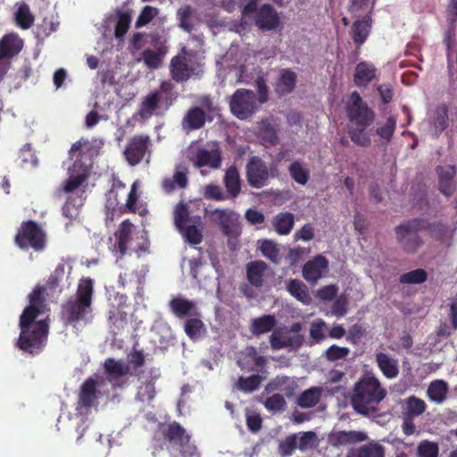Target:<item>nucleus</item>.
Listing matches in <instances>:
<instances>
[{"label": "nucleus", "mask_w": 457, "mask_h": 457, "mask_svg": "<svg viewBox=\"0 0 457 457\" xmlns=\"http://www.w3.org/2000/svg\"><path fill=\"white\" fill-rule=\"evenodd\" d=\"M45 290L43 286L35 287L29 295V305L23 310L20 317L21 333L16 345L21 351L32 355L39 353L47 341L49 327L46 320L36 321L46 306Z\"/></svg>", "instance_id": "f257e3e1"}, {"label": "nucleus", "mask_w": 457, "mask_h": 457, "mask_svg": "<svg viewBox=\"0 0 457 457\" xmlns=\"http://www.w3.org/2000/svg\"><path fill=\"white\" fill-rule=\"evenodd\" d=\"M345 113L350 123L348 135L351 140L359 146H370L371 140L367 129L374 122L376 114L357 91L350 94L345 103Z\"/></svg>", "instance_id": "f03ea898"}, {"label": "nucleus", "mask_w": 457, "mask_h": 457, "mask_svg": "<svg viewBox=\"0 0 457 457\" xmlns=\"http://www.w3.org/2000/svg\"><path fill=\"white\" fill-rule=\"evenodd\" d=\"M94 280L91 278L79 279L77 291L62 306V317L66 325L76 326L87 323L92 318Z\"/></svg>", "instance_id": "7ed1b4c3"}, {"label": "nucleus", "mask_w": 457, "mask_h": 457, "mask_svg": "<svg viewBox=\"0 0 457 457\" xmlns=\"http://www.w3.org/2000/svg\"><path fill=\"white\" fill-rule=\"evenodd\" d=\"M386 390L375 377H368L358 381L351 399L356 412L368 416L379 411L378 405L386 397Z\"/></svg>", "instance_id": "20e7f679"}, {"label": "nucleus", "mask_w": 457, "mask_h": 457, "mask_svg": "<svg viewBox=\"0 0 457 457\" xmlns=\"http://www.w3.org/2000/svg\"><path fill=\"white\" fill-rule=\"evenodd\" d=\"M88 145L87 139L80 138L71 146L69 155L74 162L68 170L69 178L63 183V192L71 193L87 180L92 164L88 154Z\"/></svg>", "instance_id": "39448f33"}, {"label": "nucleus", "mask_w": 457, "mask_h": 457, "mask_svg": "<svg viewBox=\"0 0 457 457\" xmlns=\"http://www.w3.org/2000/svg\"><path fill=\"white\" fill-rule=\"evenodd\" d=\"M160 429L163 439L179 450L183 457H193L195 454L196 447L191 443V436L179 422L162 424Z\"/></svg>", "instance_id": "423d86ee"}, {"label": "nucleus", "mask_w": 457, "mask_h": 457, "mask_svg": "<svg viewBox=\"0 0 457 457\" xmlns=\"http://www.w3.org/2000/svg\"><path fill=\"white\" fill-rule=\"evenodd\" d=\"M397 242L404 252L415 253L423 245L419 233L422 231L420 218L406 220L395 228Z\"/></svg>", "instance_id": "0eeeda50"}, {"label": "nucleus", "mask_w": 457, "mask_h": 457, "mask_svg": "<svg viewBox=\"0 0 457 457\" xmlns=\"http://www.w3.org/2000/svg\"><path fill=\"white\" fill-rule=\"evenodd\" d=\"M45 237L42 228L36 221L27 220L21 223L14 242L22 250H28L30 247L35 251H41L46 245Z\"/></svg>", "instance_id": "6e6552de"}, {"label": "nucleus", "mask_w": 457, "mask_h": 457, "mask_svg": "<svg viewBox=\"0 0 457 457\" xmlns=\"http://www.w3.org/2000/svg\"><path fill=\"white\" fill-rule=\"evenodd\" d=\"M128 296L114 293L109 297L107 321L111 331L116 335L125 328L128 322L127 309L129 307Z\"/></svg>", "instance_id": "1a4fd4ad"}, {"label": "nucleus", "mask_w": 457, "mask_h": 457, "mask_svg": "<svg viewBox=\"0 0 457 457\" xmlns=\"http://www.w3.org/2000/svg\"><path fill=\"white\" fill-rule=\"evenodd\" d=\"M198 102L202 107H190L182 118L181 126L187 132L204 128L207 120V112L212 113L215 111L213 101L209 96H201Z\"/></svg>", "instance_id": "9d476101"}, {"label": "nucleus", "mask_w": 457, "mask_h": 457, "mask_svg": "<svg viewBox=\"0 0 457 457\" xmlns=\"http://www.w3.org/2000/svg\"><path fill=\"white\" fill-rule=\"evenodd\" d=\"M229 108L239 120H247L258 110L257 98L253 91L245 88L237 89L231 96Z\"/></svg>", "instance_id": "9b49d317"}, {"label": "nucleus", "mask_w": 457, "mask_h": 457, "mask_svg": "<svg viewBox=\"0 0 457 457\" xmlns=\"http://www.w3.org/2000/svg\"><path fill=\"white\" fill-rule=\"evenodd\" d=\"M152 146L151 138L148 135L139 134L131 137L124 148L123 155L130 166L139 164L150 153Z\"/></svg>", "instance_id": "f8f14e48"}, {"label": "nucleus", "mask_w": 457, "mask_h": 457, "mask_svg": "<svg viewBox=\"0 0 457 457\" xmlns=\"http://www.w3.org/2000/svg\"><path fill=\"white\" fill-rule=\"evenodd\" d=\"M187 54V50L186 47H183L170 62V74L175 82H186L191 77L199 75L197 68L195 65L189 64Z\"/></svg>", "instance_id": "ddd939ff"}, {"label": "nucleus", "mask_w": 457, "mask_h": 457, "mask_svg": "<svg viewBox=\"0 0 457 457\" xmlns=\"http://www.w3.org/2000/svg\"><path fill=\"white\" fill-rule=\"evenodd\" d=\"M214 221L222 234L228 238H237L242 232L238 216L231 210L216 209L212 212Z\"/></svg>", "instance_id": "4468645a"}, {"label": "nucleus", "mask_w": 457, "mask_h": 457, "mask_svg": "<svg viewBox=\"0 0 457 457\" xmlns=\"http://www.w3.org/2000/svg\"><path fill=\"white\" fill-rule=\"evenodd\" d=\"M248 184L254 188L263 187L268 184L270 170L265 163L258 156H252L245 167Z\"/></svg>", "instance_id": "2eb2a0df"}, {"label": "nucleus", "mask_w": 457, "mask_h": 457, "mask_svg": "<svg viewBox=\"0 0 457 457\" xmlns=\"http://www.w3.org/2000/svg\"><path fill=\"white\" fill-rule=\"evenodd\" d=\"M106 379L113 388L121 387L126 383L125 376L129 373V368L121 361L113 358H107L104 363Z\"/></svg>", "instance_id": "dca6fc26"}, {"label": "nucleus", "mask_w": 457, "mask_h": 457, "mask_svg": "<svg viewBox=\"0 0 457 457\" xmlns=\"http://www.w3.org/2000/svg\"><path fill=\"white\" fill-rule=\"evenodd\" d=\"M267 359L264 356L259 355L255 347L250 345L241 352L237 359L238 367L249 372L262 371L266 365Z\"/></svg>", "instance_id": "f3484780"}, {"label": "nucleus", "mask_w": 457, "mask_h": 457, "mask_svg": "<svg viewBox=\"0 0 457 457\" xmlns=\"http://www.w3.org/2000/svg\"><path fill=\"white\" fill-rule=\"evenodd\" d=\"M255 25L263 31L277 29L280 20L275 8L270 4H262L254 15Z\"/></svg>", "instance_id": "a211bd4d"}, {"label": "nucleus", "mask_w": 457, "mask_h": 457, "mask_svg": "<svg viewBox=\"0 0 457 457\" xmlns=\"http://www.w3.org/2000/svg\"><path fill=\"white\" fill-rule=\"evenodd\" d=\"M24 42L16 33H7L0 39V58L9 61L17 56L22 50Z\"/></svg>", "instance_id": "6ab92c4d"}, {"label": "nucleus", "mask_w": 457, "mask_h": 457, "mask_svg": "<svg viewBox=\"0 0 457 457\" xmlns=\"http://www.w3.org/2000/svg\"><path fill=\"white\" fill-rule=\"evenodd\" d=\"M192 161L197 168L207 166L212 169H219L222 161L221 151L220 148L212 150L199 148L196 150Z\"/></svg>", "instance_id": "aec40b11"}, {"label": "nucleus", "mask_w": 457, "mask_h": 457, "mask_svg": "<svg viewBox=\"0 0 457 457\" xmlns=\"http://www.w3.org/2000/svg\"><path fill=\"white\" fill-rule=\"evenodd\" d=\"M438 175V190L446 197L451 196L454 191V178L456 176V169L453 165L438 166L436 168Z\"/></svg>", "instance_id": "412c9836"}, {"label": "nucleus", "mask_w": 457, "mask_h": 457, "mask_svg": "<svg viewBox=\"0 0 457 457\" xmlns=\"http://www.w3.org/2000/svg\"><path fill=\"white\" fill-rule=\"evenodd\" d=\"M171 312L179 319L198 316V309L195 302L190 301L183 296H177L169 303Z\"/></svg>", "instance_id": "4be33fe9"}, {"label": "nucleus", "mask_w": 457, "mask_h": 457, "mask_svg": "<svg viewBox=\"0 0 457 457\" xmlns=\"http://www.w3.org/2000/svg\"><path fill=\"white\" fill-rule=\"evenodd\" d=\"M328 267V261L322 255L308 261L303 268V276L309 282H316Z\"/></svg>", "instance_id": "5701e85b"}, {"label": "nucleus", "mask_w": 457, "mask_h": 457, "mask_svg": "<svg viewBox=\"0 0 457 457\" xmlns=\"http://www.w3.org/2000/svg\"><path fill=\"white\" fill-rule=\"evenodd\" d=\"M367 439V435L361 431H337L331 433L328 436V443L335 447L348 445Z\"/></svg>", "instance_id": "b1692460"}, {"label": "nucleus", "mask_w": 457, "mask_h": 457, "mask_svg": "<svg viewBox=\"0 0 457 457\" xmlns=\"http://www.w3.org/2000/svg\"><path fill=\"white\" fill-rule=\"evenodd\" d=\"M99 392L96 389V381L92 378H87L80 387L78 404L81 408H91L97 399Z\"/></svg>", "instance_id": "393cba45"}, {"label": "nucleus", "mask_w": 457, "mask_h": 457, "mask_svg": "<svg viewBox=\"0 0 457 457\" xmlns=\"http://www.w3.org/2000/svg\"><path fill=\"white\" fill-rule=\"evenodd\" d=\"M371 23L370 15H366L362 20H357L353 22L350 35L357 46H361L368 38L370 33Z\"/></svg>", "instance_id": "a878e982"}, {"label": "nucleus", "mask_w": 457, "mask_h": 457, "mask_svg": "<svg viewBox=\"0 0 457 457\" xmlns=\"http://www.w3.org/2000/svg\"><path fill=\"white\" fill-rule=\"evenodd\" d=\"M268 265L263 261H253L245 265L246 278L250 285L256 288L263 286L264 272Z\"/></svg>", "instance_id": "bb28decb"}, {"label": "nucleus", "mask_w": 457, "mask_h": 457, "mask_svg": "<svg viewBox=\"0 0 457 457\" xmlns=\"http://www.w3.org/2000/svg\"><path fill=\"white\" fill-rule=\"evenodd\" d=\"M162 96L159 91H153L144 97L138 114L142 119L147 120L154 115H158L157 110L161 104Z\"/></svg>", "instance_id": "cd10ccee"}, {"label": "nucleus", "mask_w": 457, "mask_h": 457, "mask_svg": "<svg viewBox=\"0 0 457 457\" xmlns=\"http://www.w3.org/2000/svg\"><path fill=\"white\" fill-rule=\"evenodd\" d=\"M133 227L129 220H125L120 224L118 230L114 234L117 239L115 248L120 253V258L127 253L128 245L131 240Z\"/></svg>", "instance_id": "c85d7f7f"}, {"label": "nucleus", "mask_w": 457, "mask_h": 457, "mask_svg": "<svg viewBox=\"0 0 457 457\" xmlns=\"http://www.w3.org/2000/svg\"><path fill=\"white\" fill-rule=\"evenodd\" d=\"M256 135L266 147L276 145L278 142L277 129L268 120H262L258 123Z\"/></svg>", "instance_id": "c756f323"}, {"label": "nucleus", "mask_w": 457, "mask_h": 457, "mask_svg": "<svg viewBox=\"0 0 457 457\" xmlns=\"http://www.w3.org/2000/svg\"><path fill=\"white\" fill-rule=\"evenodd\" d=\"M376 68L366 62H359L354 71L353 82L359 87L368 86L376 76Z\"/></svg>", "instance_id": "7c9ffc66"}, {"label": "nucleus", "mask_w": 457, "mask_h": 457, "mask_svg": "<svg viewBox=\"0 0 457 457\" xmlns=\"http://www.w3.org/2000/svg\"><path fill=\"white\" fill-rule=\"evenodd\" d=\"M297 76L290 69L281 71L277 81L275 90L279 96H286L292 93L296 86Z\"/></svg>", "instance_id": "2f4dec72"}, {"label": "nucleus", "mask_w": 457, "mask_h": 457, "mask_svg": "<svg viewBox=\"0 0 457 457\" xmlns=\"http://www.w3.org/2000/svg\"><path fill=\"white\" fill-rule=\"evenodd\" d=\"M378 367L383 375L389 379L395 378L399 374V367L396 359L390 357L387 353H378L376 354Z\"/></svg>", "instance_id": "473e14b6"}, {"label": "nucleus", "mask_w": 457, "mask_h": 457, "mask_svg": "<svg viewBox=\"0 0 457 457\" xmlns=\"http://www.w3.org/2000/svg\"><path fill=\"white\" fill-rule=\"evenodd\" d=\"M223 181L229 196L236 198L241 191V179L238 169L235 165L227 169Z\"/></svg>", "instance_id": "72a5a7b5"}, {"label": "nucleus", "mask_w": 457, "mask_h": 457, "mask_svg": "<svg viewBox=\"0 0 457 457\" xmlns=\"http://www.w3.org/2000/svg\"><path fill=\"white\" fill-rule=\"evenodd\" d=\"M270 342L273 350H280L286 347H299L303 342V337L302 335L281 336L274 332L270 337Z\"/></svg>", "instance_id": "f704fd0d"}, {"label": "nucleus", "mask_w": 457, "mask_h": 457, "mask_svg": "<svg viewBox=\"0 0 457 457\" xmlns=\"http://www.w3.org/2000/svg\"><path fill=\"white\" fill-rule=\"evenodd\" d=\"M295 386L290 378L278 376L267 384L265 390L267 392L282 391L287 397H290L294 394Z\"/></svg>", "instance_id": "c9c22d12"}, {"label": "nucleus", "mask_w": 457, "mask_h": 457, "mask_svg": "<svg viewBox=\"0 0 457 457\" xmlns=\"http://www.w3.org/2000/svg\"><path fill=\"white\" fill-rule=\"evenodd\" d=\"M295 223L294 214L289 212H279L273 219V226L279 235H288Z\"/></svg>", "instance_id": "e433bc0d"}, {"label": "nucleus", "mask_w": 457, "mask_h": 457, "mask_svg": "<svg viewBox=\"0 0 457 457\" xmlns=\"http://www.w3.org/2000/svg\"><path fill=\"white\" fill-rule=\"evenodd\" d=\"M275 325L276 319L274 316L263 315L252 320L250 330L253 335L260 336L271 331Z\"/></svg>", "instance_id": "4c0bfd02"}, {"label": "nucleus", "mask_w": 457, "mask_h": 457, "mask_svg": "<svg viewBox=\"0 0 457 457\" xmlns=\"http://www.w3.org/2000/svg\"><path fill=\"white\" fill-rule=\"evenodd\" d=\"M287 291L292 296L304 304H309L312 302L307 287L299 279H291L287 285Z\"/></svg>", "instance_id": "58836bf2"}, {"label": "nucleus", "mask_w": 457, "mask_h": 457, "mask_svg": "<svg viewBox=\"0 0 457 457\" xmlns=\"http://www.w3.org/2000/svg\"><path fill=\"white\" fill-rule=\"evenodd\" d=\"M385 449L378 443H369L353 451L347 457H384Z\"/></svg>", "instance_id": "ea45409f"}, {"label": "nucleus", "mask_w": 457, "mask_h": 457, "mask_svg": "<svg viewBox=\"0 0 457 457\" xmlns=\"http://www.w3.org/2000/svg\"><path fill=\"white\" fill-rule=\"evenodd\" d=\"M422 231H428L431 237L438 241H443L447 234L448 227L441 222H429L426 219L420 218Z\"/></svg>", "instance_id": "a19ab883"}, {"label": "nucleus", "mask_w": 457, "mask_h": 457, "mask_svg": "<svg viewBox=\"0 0 457 457\" xmlns=\"http://www.w3.org/2000/svg\"><path fill=\"white\" fill-rule=\"evenodd\" d=\"M321 389L320 387H311L303 391L297 398V404L301 408H312L320 400Z\"/></svg>", "instance_id": "79ce46f5"}, {"label": "nucleus", "mask_w": 457, "mask_h": 457, "mask_svg": "<svg viewBox=\"0 0 457 457\" xmlns=\"http://www.w3.org/2000/svg\"><path fill=\"white\" fill-rule=\"evenodd\" d=\"M15 21L17 25L22 29H29L35 21V17L26 3H22L15 12Z\"/></svg>", "instance_id": "37998d69"}, {"label": "nucleus", "mask_w": 457, "mask_h": 457, "mask_svg": "<svg viewBox=\"0 0 457 457\" xmlns=\"http://www.w3.org/2000/svg\"><path fill=\"white\" fill-rule=\"evenodd\" d=\"M448 391L447 384L443 380H435L430 383L428 388L429 399L441 403L445 398Z\"/></svg>", "instance_id": "c03bdc74"}, {"label": "nucleus", "mask_w": 457, "mask_h": 457, "mask_svg": "<svg viewBox=\"0 0 457 457\" xmlns=\"http://www.w3.org/2000/svg\"><path fill=\"white\" fill-rule=\"evenodd\" d=\"M262 379L263 378L259 374H253L249 377H239L237 382V387L244 393H253L261 386Z\"/></svg>", "instance_id": "a18cd8bd"}, {"label": "nucleus", "mask_w": 457, "mask_h": 457, "mask_svg": "<svg viewBox=\"0 0 457 457\" xmlns=\"http://www.w3.org/2000/svg\"><path fill=\"white\" fill-rule=\"evenodd\" d=\"M184 330L191 340L200 338L202 333L205 330L204 323L197 317L190 318L184 324Z\"/></svg>", "instance_id": "49530a36"}, {"label": "nucleus", "mask_w": 457, "mask_h": 457, "mask_svg": "<svg viewBox=\"0 0 457 457\" xmlns=\"http://www.w3.org/2000/svg\"><path fill=\"white\" fill-rule=\"evenodd\" d=\"M426 403L414 395L406 399L404 415L408 418H414L421 415L426 411Z\"/></svg>", "instance_id": "de8ad7c7"}, {"label": "nucleus", "mask_w": 457, "mask_h": 457, "mask_svg": "<svg viewBox=\"0 0 457 457\" xmlns=\"http://www.w3.org/2000/svg\"><path fill=\"white\" fill-rule=\"evenodd\" d=\"M433 125L436 133H442L448 127V107L445 104L436 106Z\"/></svg>", "instance_id": "09e8293b"}, {"label": "nucleus", "mask_w": 457, "mask_h": 457, "mask_svg": "<svg viewBox=\"0 0 457 457\" xmlns=\"http://www.w3.org/2000/svg\"><path fill=\"white\" fill-rule=\"evenodd\" d=\"M159 92L162 96L161 104H163L164 109L168 110L178 97V94L174 91V85L170 81H162Z\"/></svg>", "instance_id": "8fccbe9b"}, {"label": "nucleus", "mask_w": 457, "mask_h": 457, "mask_svg": "<svg viewBox=\"0 0 457 457\" xmlns=\"http://www.w3.org/2000/svg\"><path fill=\"white\" fill-rule=\"evenodd\" d=\"M291 178L300 185H305L310 179V171L299 161H294L288 167Z\"/></svg>", "instance_id": "3c124183"}, {"label": "nucleus", "mask_w": 457, "mask_h": 457, "mask_svg": "<svg viewBox=\"0 0 457 457\" xmlns=\"http://www.w3.org/2000/svg\"><path fill=\"white\" fill-rule=\"evenodd\" d=\"M260 251L265 258L269 259L273 263H279V249L275 242L264 239L260 245Z\"/></svg>", "instance_id": "603ef678"}, {"label": "nucleus", "mask_w": 457, "mask_h": 457, "mask_svg": "<svg viewBox=\"0 0 457 457\" xmlns=\"http://www.w3.org/2000/svg\"><path fill=\"white\" fill-rule=\"evenodd\" d=\"M428 279V273L424 269H416L403 273L399 278L401 284H422Z\"/></svg>", "instance_id": "864d4df0"}, {"label": "nucleus", "mask_w": 457, "mask_h": 457, "mask_svg": "<svg viewBox=\"0 0 457 457\" xmlns=\"http://www.w3.org/2000/svg\"><path fill=\"white\" fill-rule=\"evenodd\" d=\"M319 442L317 434L313 431L302 432L297 436L298 449L302 452L316 448Z\"/></svg>", "instance_id": "5fc2aeb1"}, {"label": "nucleus", "mask_w": 457, "mask_h": 457, "mask_svg": "<svg viewBox=\"0 0 457 457\" xmlns=\"http://www.w3.org/2000/svg\"><path fill=\"white\" fill-rule=\"evenodd\" d=\"M188 221H190V217L187 204L180 202L176 205L174 210L175 226L179 230H182Z\"/></svg>", "instance_id": "6e6d98bb"}, {"label": "nucleus", "mask_w": 457, "mask_h": 457, "mask_svg": "<svg viewBox=\"0 0 457 457\" xmlns=\"http://www.w3.org/2000/svg\"><path fill=\"white\" fill-rule=\"evenodd\" d=\"M265 408L271 412H280L285 411L287 402L284 396L280 394H273L266 398L264 402Z\"/></svg>", "instance_id": "4d7b16f0"}, {"label": "nucleus", "mask_w": 457, "mask_h": 457, "mask_svg": "<svg viewBox=\"0 0 457 457\" xmlns=\"http://www.w3.org/2000/svg\"><path fill=\"white\" fill-rule=\"evenodd\" d=\"M156 391L154 382L153 380L145 381L143 386L138 388L137 399L140 402L150 403L155 397Z\"/></svg>", "instance_id": "13d9d810"}, {"label": "nucleus", "mask_w": 457, "mask_h": 457, "mask_svg": "<svg viewBox=\"0 0 457 457\" xmlns=\"http://www.w3.org/2000/svg\"><path fill=\"white\" fill-rule=\"evenodd\" d=\"M162 55L161 50L145 49L142 53L143 61L149 69H157L161 65Z\"/></svg>", "instance_id": "bf43d9fd"}, {"label": "nucleus", "mask_w": 457, "mask_h": 457, "mask_svg": "<svg viewBox=\"0 0 457 457\" xmlns=\"http://www.w3.org/2000/svg\"><path fill=\"white\" fill-rule=\"evenodd\" d=\"M395 128L396 119L393 116H389L383 126L377 128L376 134L389 142L394 136Z\"/></svg>", "instance_id": "052dcab7"}, {"label": "nucleus", "mask_w": 457, "mask_h": 457, "mask_svg": "<svg viewBox=\"0 0 457 457\" xmlns=\"http://www.w3.org/2000/svg\"><path fill=\"white\" fill-rule=\"evenodd\" d=\"M192 14L193 9L189 5H186L178 11L179 27L187 32H191L194 29V25L190 22Z\"/></svg>", "instance_id": "680f3d73"}, {"label": "nucleus", "mask_w": 457, "mask_h": 457, "mask_svg": "<svg viewBox=\"0 0 457 457\" xmlns=\"http://www.w3.org/2000/svg\"><path fill=\"white\" fill-rule=\"evenodd\" d=\"M349 353V348L332 345L326 350L324 357L329 361H336L345 359Z\"/></svg>", "instance_id": "e2e57ef3"}, {"label": "nucleus", "mask_w": 457, "mask_h": 457, "mask_svg": "<svg viewBox=\"0 0 457 457\" xmlns=\"http://www.w3.org/2000/svg\"><path fill=\"white\" fill-rule=\"evenodd\" d=\"M131 16L128 12L119 14L118 21L115 26L114 35L117 38H122L129 29Z\"/></svg>", "instance_id": "0e129e2a"}, {"label": "nucleus", "mask_w": 457, "mask_h": 457, "mask_svg": "<svg viewBox=\"0 0 457 457\" xmlns=\"http://www.w3.org/2000/svg\"><path fill=\"white\" fill-rule=\"evenodd\" d=\"M438 451L437 444L427 440L420 442L417 448L419 457H437Z\"/></svg>", "instance_id": "69168bd1"}, {"label": "nucleus", "mask_w": 457, "mask_h": 457, "mask_svg": "<svg viewBox=\"0 0 457 457\" xmlns=\"http://www.w3.org/2000/svg\"><path fill=\"white\" fill-rule=\"evenodd\" d=\"M179 231L183 234L185 239L191 245H198L203 240L202 232L195 224L185 226L184 228Z\"/></svg>", "instance_id": "338daca9"}, {"label": "nucleus", "mask_w": 457, "mask_h": 457, "mask_svg": "<svg viewBox=\"0 0 457 457\" xmlns=\"http://www.w3.org/2000/svg\"><path fill=\"white\" fill-rule=\"evenodd\" d=\"M158 14V9L150 5L145 6L136 21V28L148 24Z\"/></svg>", "instance_id": "774afa93"}]
</instances>
